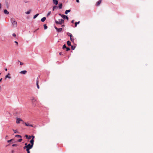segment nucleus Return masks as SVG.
Returning a JSON list of instances; mask_svg holds the SVG:
<instances>
[{
    "label": "nucleus",
    "mask_w": 153,
    "mask_h": 153,
    "mask_svg": "<svg viewBox=\"0 0 153 153\" xmlns=\"http://www.w3.org/2000/svg\"><path fill=\"white\" fill-rule=\"evenodd\" d=\"M11 22L13 25L15 27L17 26V22L15 20V19L13 18L11 19Z\"/></svg>",
    "instance_id": "f257e3e1"
},
{
    "label": "nucleus",
    "mask_w": 153,
    "mask_h": 153,
    "mask_svg": "<svg viewBox=\"0 0 153 153\" xmlns=\"http://www.w3.org/2000/svg\"><path fill=\"white\" fill-rule=\"evenodd\" d=\"M64 20L62 19H59L58 21L57 20H56L55 21L56 23L59 25H62V24L64 23Z\"/></svg>",
    "instance_id": "f03ea898"
},
{
    "label": "nucleus",
    "mask_w": 153,
    "mask_h": 153,
    "mask_svg": "<svg viewBox=\"0 0 153 153\" xmlns=\"http://www.w3.org/2000/svg\"><path fill=\"white\" fill-rule=\"evenodd\" d=\"M67 35L68 36H70V40L72 42H73L74 40V39L73 36H72V35L69 33H67Z\"/></svg>",
    "instance_id": "7ed1b4c3"
},
{
    "label": "nucleus",
    "mask_w": 153,
    "mask_h": 153,
    "mask_svg": "<svg viewBox=\"0 0 153 153\" xmlns=\"http://www.w3.org/2000/svg\"><path fill=\"white\" fill-rule=\"evenodd\" d=\"M33 146H32V145H31L30 144H29L27 146V149H26L30 150L32 148Z\"/></svg>",
    "instance_id": "20e7f679"
},
{
    "label": "nucleus",
    "mask_w": 153,
    "mask_h": 153,
    "mask_svg": "<svg viewBox=\"0 0 153 153\" xmlns=\"http://www.w3.org/2000/svg\"><path fill=\"white\" fill-rule=\"evenodd\" d=\"M20 121H23L22 120V119L20 118H16V123H19Z\"/></svg>",
    "instance_id": "39448f33"
},
{
    "label": "nucleus",
    "mask_w": 153,
    "mask_h": 153,
    "mask_svg": "<svg viewBox=\"0 0 153 153\" xmlns=\"http://www.w3.org/2000/svg\"><path fill=\"white\" fill-rule=\"evenodd\" d=\"M59 15H61L64 19H66L67 20H68V18L66 16H65L64 15H62V16L60 14H59Z\"/></svg>",
    "instance_id": "423d86ee"
},
{
    "label": "nucleus",
    "mask_w": 153,
    "mask_h": 153,
    "mask_svg": "<svg viewBox=\"0 0 153 153\" xmlns=\"http://www.w3.org/2000/svg\"><path fill=\"white\" fill-rule=\"evenodd\" d=\"M38 83H39V79H38V78L37 77V78L36 80V85L37 86V88L39 89V85Z\"/></svg>",
    "instance_id": "0eeeda50"
},
{
    "label": "nucleus",
    "mask_w": 153,
    "mask_h": 153,
    "mask_svg": "<svg viewBox=\"0 0 153 153\" xmlns=\"http://www.w3.org/2000/svg\"><path fill=\"white\" fill-rule=\"evenodd\" d=\"M55 28L58 32H60L62 30V28H58L56 27H55Z\"/></svg>",
    "instance_id": "6e6552de"
},
{
    "label": "nucleus",
    "mask_w": 153,
    "mask_h": 153,
    "mask_svg": "<svg viewBox=\"0 0 153 153\" xmlns=\"http://www.w3.org/2000/svg\"><path fill=\"white\" fill-rule=\"evenodd\" d=\"M27 73V71L26 70L22 71L20 72V73L23 74H25Z\"/></svg>",
    "instance_id": "1a4fd4ad"
},
{
    "label": "nucleus",
    "mask_w": 153,
    "mask_h": 153,
    "mask_svg": "<svg viewBox=\"0 0 153 153\" xmlns=\"http://www.w3.org/2000/svg\"><path fill=\"white\" fill-rule=\"evenodd\" d=\"M102 0H99L97 3L96 4V5L97 6H99L100 4H101V2H102Z\"/></svg>",
    "instance_id": "9d476101"
},
{
    "label": "nucleus",
    "mask_w": 153,
    "mask_h": 153,
    "mask_svg": "<svg viewBox=\"0 0 153 153\" xmlns=\"http://www.w3.org/2000/svg\"><path fill=\"white\" fill-rule=\"evenodd\" d=\"M53 3L56 5H57L58 4V1L57 0H53Z\"/></svg>",
    "instance_id": "9b49d317"
},
{
    "label": "nucleus",
    "mask_w": 153,
    "mask_h": 153,
    "mask_svg": "<svg viewBox=\"0 0 153 153\" xmlns=\"http://www.w3.org/2000/svg\"><path fill=\"white\" fill-rule=\"evenodd\" d=\"M34 140H33V139H31V140L30 141V143H31L30 144L31 145H32V146H33V144H34Z\"/></svg>",
    "instance_id": "f8f14e48"
},
{
    "label": "nucleus",
    "mask_w": 153,
    "mask_h": 153,
    "mask_svg": "<svg viewBox=\"0 0 153 153\" xmlns=\"http://www.w3.org/2000/svg\"><path fill=\"white\" fill-rule=\"evenodd\" d=\"M23 123H25L24 122H23ZM25 125L27 126H30L31 127L33 126L32 125L30 124L29 123H25Z\"/></svg>",
    "instance_id": "ddd939ff"
},
{
    "label": "nucleus",
    "mask_w": 153,
    "mask_h": 153,
    "mask_svg": "<svg viewBox=\"0 0 153 153\" xmlns=\"http://www.w3.org/2000/svg\"><path fill=\"white\" fill-rule=\"evenodd\" d=\"M46 19V18L45 17H44L41 19V21L42 22H44Z\"/></svg>",
    "instance_id": "4468645a"
},
{
    "label": "nucleus",
    "mask_w": 153,
    "mask_h": 153,
    "mask_svg": "<svg viewBox=\"0 0 153 153\" xmlns=\"http://www.w3.org/2000/svg\"><path fill=\"white\" fill-rule=\"evenodd\" d=\"M4 13L5 14H8L9 13V12L7 10H4Z\"/></svg>",
    "instance_id": "2eb2a0df"
},
{
    "label": "nucleus",
    "mask_w": 153,
    "mask_h": 153,
    "mask_svg": "<svg viewBox=\"0 0 153 153\" xmlns=\"http://www.w3.org/2000/svg\"><path fill=\"white\" fill-rule=\"evenodd\" d=\"M70 11H71L70 10H67L65 11V14H67L68 12H70Z\"/></svg>",
    "instance_id": "dca6fc26"
},
{
    "label": "nucleus",
    "mask_w": 153,
    "mask_h": 153,
    "mask_svg": "<svg viewBox=\"0 0 153 153\" xmlns=\"http://www.w3.org/2000/svg\"><path fill=\"white\" fill-rule=\"evenodd\" d=\"M67 45L68 46H71V42L69 41H67Z\"/></svg>",
    "instance_id": "f3484780"
},
{
    "label": "nucleus",
    "mask_w": 153,
    "mask_h": 153,
    "mask_svg": "<svg viewBox=\"0 0 153 153\" xmlns=\"http://www.w3.org/2000/svg\"><path fill=\"white\" fill-rule=\"evenodd\" d=\"M8 75H10V74L9 73H8V75H7L5 76V78H8L9 79H10L11 78V77L10 76H8Z\"/></svg>",
    "instance_id": "a211bd4d"
},
{
    "label": "nucleus",
    "mask_w": 153,
    "mask_h": 153,
    "mask_svg": "<svg viewBox=\"0 0 153 153\" xmlns=\"http://www.w3.org/2000/svg\"><path fill=\"white\" fill-rule=\"evenodd\" d=\"M31 10H28V11L26 12L25 13L27 14H29L30 13V12H31Z\"/></svg>",
    "instance_id": "6ab92c4d"
},
{
    "label": "nucleus",
    "mask_w": 153,
    "mask_h": 153,
    "mask_svg": "<svg viewBox=\"0 0 153 153\" xmlns=\"http://www.w3.org/2000/svg\"><path fill=\"white\" fill-rule=\"evenodd\" d=\"M62 4H60L59 6V9H61L62 7Z\"/></svg>",
    "instance_id": "aec40b11"
},
{
    "label": "nucleus",
    "mask_w": 153,
    "mask_h": 153,
    "mask_svg": "<svg viewBox=\"0 0 153 153\" xmlns=\"http://www.w3.org/2000/svg\"><path fill=\"white\" fill-rule=\"evenodd\" d=\"M44 27L45 30L46 29L48 28V27L46 26V24H45L44 25Z\"/></svg>",
    "instance_id": "412c9836"
},
{
    "label": "nucleus",
    "mask_w": 153,
    "mask_h": 153,
    "mask_svg": "<svg viewBox=\"0 0 153 153\" xmlns=\"http://www.w3.org/2000/svg\"><path fill=\"white\" fill-rule=\"evenodd\" d=\"M80 22L79 21L78 22H75V27H76V26H77V24H79V23Z\"/></svg>",
    "instance_id": "4be33fe9"
},
{
    "label": "nucleus",
    "mask_w": 153,
    "mask_h": 153,
    "mask_svg": "<svg viewBox=\"0 0 153 153\" xmlns=\"http://www.w3.org/2000/svg\"><path fill=\"white\" fill-rule=\"evenodd\" d=\"M39 15V14L38 13L34 16L33 18V19H35Z\"/></svg>",
    "instance_id": "5701e85b"
},
{
    "label": "nucleus",
    "mask_w": 153,
    "mask_h": 153,
    "mask_svg": "<svg viewBox=\"0 0 153 153\" xmlns=\"http://www.w3.org/2000/svg\"><path fill=\"white\" fill-rule=\"evenodd\" d=\"M13 130L14 131V133H19L16 130H15L13 129Z\"/></svg>",
    "instance_id": "b1692460"
},
{
    "label": "nucleus",
    "mask_w": 153,
    "mask_h": 153,
    "mask_svg": "<svg viewBox=\"0 0 153 153\" xmlns=\"http://www.w3.org/2000/svg\"><path fill=\"white\" fill-rule=\"evenodd\" d=\"M15 137H21L22 136L19 135H15Z\"/></svg>",
    "instance_id": "393cba45"
},
{
    "label": "nucleus",
    "mask_w": 153,
    "mask_h": 153,
    "mask_svg": "<svg viewBox=\"0 0 153 153\" xmlns=\"http://www.w3.org/2000/svg\"><path fill=\"white\" fill-rule=\"evenodd\" d=\"M67 48V47H66V46L65 45V44H64V45H63V47L62 48H63V49H65V48Z\"/></svg>",
    "instance_id": "a878e982"
},
{
    "label": "nucleus",
    "mask_w": 153,
    "mask_h": 153,
    "mask_svg": "<svg viewBox=\"0 0 153 153\" xmlns=\"http://www.w3.org/2000/svg\"><path fill=\"white\" fill-rule=\"evenodd\" d=\"M75 48V47H74L73 46H71V49L73 50H74V49Z\"/></svg>",
    "instance_id": "bb28decb"
},
{
    "label": "nucleus",
    "mask_w": 153,
    "mask_h": 153,
    "mask_svg": "<svg viewBox=\"0 0 153 153\" xmlns=\"http://www.w3.org/2000/svg\"><path fill=\"white\" fill-rule=\"evenodd\" d=\"M51 11H49L48 12V13L47 15V16H49L50 14H51Z\"/></svg>",
    "instance_id": "cd10ccee"
},
{
    "label": "nucleus",
    "mask_w": 153,
    "mask_h": 153,
    "mask_svg": "<svg viewBox=\"0 0 153 153\" xmlns=\"http://www.w3.org/2000/svg\"><path fill=\"white\" fill-rule=\"evenodd\" d=\"M17 146V144H14L12 145V146Z\"/></svg>",
    "instance_id": "c85d7f7f"
},
{
    "label": "nucleus",
    "mask_w": 153,
    "mask_h": 153,
    "mask_svg": "<svg viewBox=\"0 0 153 153\" xmlns=\"http://www.w3.org/2000/svg\"><path fill=\"white\" fill-rule=\"evenodd\" d=\"M66 51H69L70 50V48H66Z\"/></svg>",
    "instance_id": "c756f323"
},
{
    "label": "nucleus",
    "mask_w": 153,
    "mask_h": 153,
    "mask_svg": "<svg viewBox=\"0 0 153 153\" xmlns=\"http://www.w3.org/2000/svg\"><path fill=\"white\" fill-rule=\"evenodd\" d=\"M57 7L56 6H54L53 7V10H54Z\"/></svg>",
    "instance_id": "7c9ffc66"
},
{
    "label": "nucleus",
    "mask_w": 153,
    "mask_h": 153,
    "mask_svg": "<svg viewBox=\"0 0 153 153\" xmlns=\"http://www.w3.org/2000/svg\"><path fill=\"white\" fill-rule=\"evenodd\" d=\"M26 150L27 152V153H30V150L26 149Z\"/></svg>",
    "instance_id": "2f4dec72"
},
{
    "label": "nucleus",
    "mask_w": 153,
    "mask_h": 153,
    "mask_svg": "<svg viewBox=\"0 0 153 153\" xmlns=\"http://www.w3.org/2000/svg\"><path fill=\"white\" fill-rule=\"evenodd\" d=\"M13 139H11L10 140H8L7 141V142L8 143H9V142H11V141H12L13 140Z\"/></svg>",
    "instance_id": "473e14b6"
},
{
    "label": "nucleus",
    "mask_w": 153,
    "mask_h": 153,
    "mask_svg": "<svg viewBox=\"0 0 153 153\" xmlns=\"http://www.w3.org/2000/svg\"><path fill=\"white\" fill-rule=\"evenodd\" d=\"M27 149V146H24L23 147V149Z\"/></svg>",
    "instance_id": "72a5a7b5"
},
{
    "label": "nucleus",
    "mask_w": 153,
    "mask_h": 153,
    "mask_svg": "<svg viewBox=\"0 0 153 153\" xmlns=\"http://www.w3.org/2000/svg\"><path fill=\"white\" fill-rule=\"evenodd\" d=\"M18 62H20V65H23V63H22V62H21L19 61H18Z\"/></svg>",
    "instance_id": "f704fd0d"
},
{
    "label": "nucleus",
    "mask_w": 153,
    "mask_h": 153,
    "mask_svg": "<svg viewBox=\"0 0 153 153\" xmlns=\"http://www.w3.org/2000/svg\"><path fill=\"white\" fill-rule=\"evenodd\" d=\"M22 139H19V140H18V141L19 142H21L22 141Z\"/></svg>",
    "instance_id": "c9c22d12"
},
{
    "label": "nucleus",
    "mask_w": 153,
    "mask_h": 153,
    "mask_svg": "<svg viewBox=\"0 0 153 153\" xmlns=\"http://www.w3.org/2000/svg\"><path fill=\"white\" fill-rule=\"evenodd\" d=\"M12 35L14 37H16V34L15 33H13L12 34Z\"/></svg>",
    "instance_id": "e433bc0d"
},
{
    "label": "nucleus",
    "mask_w": 153,
    "mask_h": 153,
    "mask_svg": "<svg viewBox=\"0 0 153 153\" xmlns=\"http://www.w3.org/2000/svg\"><path fill=\"white\" fill-rule=\"evenodd\" d=\"M32 139L34 140V139L35 138V136H32Z\"/></svg>",
    "instance_id": "4c0bfd02"
},
{
    "label": "nucleus",
    "mask_w": 153,
    "mask_h": 153,
    "mask_svg": "<svg viewBox=\"0 0 153 153\" xmlns=\"http://www.w3.org/2000/svg\"><path fill=\"white\" fill-rule=\"evenodd\" d=\"M32 138V136H29L28 137V139H30Z\"/></svg>",
    "instance_id": "58836bf2"
},
{
    "label": "nucleus",
    "mask_w": 153,
    "mask_h": 153,
    "mask_svg": "<svg viewBox=\"0 0 153 153\" xmlns=\"http://www.w3.org/2000/svg\"><path fill=\"white\" fill-rule=\"evenodd\" d=\"M25 136L27 138H28V136L27 135H26Z\"/></svg>",
    "instance_id": "ea45409f"
},
{
    "label": "nucleus",
    "mask_w": 153,
    "mask_h": 153,
    "mask_svg": "<svg viewBox=\"0 0 153 153\" xmlns=\"http://www.w3.org/2000/svg\"><path fill=\"white\" fill-rule=\"evenodd\" d=\"M74 20H72L71 22L72 23H74Z\"/></svg>",
    "instance_id": "a19ab883"
},
{
    "label": "nucleus",
    "mask_w": 153,
    "mask_h": 153,
    "mask_svg": "<svg viewBox=\"0 0 153 153\" xmlns=\"http://www.w3.org/2000/svg\"><path fill=\"white\" fill-rule=\"evenodd\" d=\"M15 43H16L17 44V45H18V43L16 41H15Z\"/></svg>",
    "instance_id": "79ce46f5"
},
{
    "label": "nucleus",
    "mask_w": 153,
    "mask_h": 153,
    "mask_svg": "<svg viewBox=\"0 0 153 153\" xmlns=\"http://www.w3.org/2000/svg\"><path fill=\"white\" fill-rule=\"evenodd\" d=\"M76 2L77 3L79 2V0H76Z\"/></svg>",
    "instance_id": "37998d69"
},
{
    "label": "nucleus",
    "mask_w": 153,
    "mask_h": 153,
    "mask_svg": "<svg viewBox=\"0 0 153 153\" xmlns=\"http://www.w3.org/2000/svg\"><path fill=\"white\" fill-rule=\"evenodd\" d=\"M14 152V150H12V151H11L12 153H13Z\"/></svg>",
    "instance_id": "c03bdc74"
},
{
    "label": "nucleus",
    "mask_w": 153,
    "mask_h": 153,
    "mask_svg": "<svg viewBox=\"0 0 153 153\" xmlns=\"http://www.w3.org/2000/svg\"><path fill=\"white\" fill-rule=\"evenodd\" d=\"M59 55H61L62 54V53L61 52H60L59 53Z\"/></svg>",
    "instance_id": "a18cd8bd"
},
{
    "label": "nucleus",
    "mask_w": 153,
    "mask_h": 153,
    "mask_svg": "<svg viewBox=\"0 0 153 153\" xmlns=\"http://www.w3.org/2000/svg\"><path fill=\"white\" fill-rule=\"evenodd\" d=\"M1 8V4L0 3V9Z\"/></svg>",
    "instance_id": "49530a36"
},
{
    "label": "nucleus",
    "mask_w": 153,
    "mask_h": 153,
    "mask_svg": "<svg viewBox=\"0 0 153 153\" xmlns=\"http://www.w3.org/2000/svg\"><path fill=\"white\" fill-rule=\"evenodd\" d=\"M25 146H27V143H25Z\"/></svg>",
    "instance_id": "de8ad7c7"
},
{
    "label": "nucleus",
    "mask_w": 153,
    "mask_h": 153,
    "mask_svg": "<svg viewBox=\"0 0 153 153\" xmlns=\"http://www.w3.org/2000/svg\"><path fill=\"white\" fill-rule=\"evenodd\" d=\"M2 79V78H1V79H0V82L1 81Z\"/></svg>",
    "instance_id": "09e8293b"
},
{
    "label": "nucleus",
    "mask_w": 153,
    "mask_h": 153,
    "mask_svg": "<svg viewBox=\"0 0 153 153\" xmlns=\"http://www.w3.org/2000/svg\"><path fill=\"white\" fill-rule=\"evenodd\" d=\"M5 70L6 71H7V68H6L5 69Z\"/></svg>",
    "instance_id": "8fccbe9b"
},
{
    "label": "nucleus",
    "mask_w": 153,
    "mask_h": 153,
    "mask_svg": "<svg viewBox=\"0 0 153 153\" xmlns=\"http://www.w3.org/2000/svg\"><path fill=\"white\" fill-rule=\"evenodd\" d=\"M64 26V25H62V27H63Z\"/></svg>",
    "instance_id": "3c124183"
},
{
    "label": "nucleus",
    "mask_w": 153,
    "mask_h": 153,
    "mask_svg": "<svg viewBox=\"0 0 153 153\" xmlns=\"http://www.w3.org/2000/svg\"><path fill=\"white\" fill-rule=\"evenodd\" d=\"M38 1H39L40 0H37Z\"/></svg>",
    "instance_id": "603ef678"
},
{
    "label": "nucleus",
    "mask_w": 153,
    "mask_h": 153,
    "mask_svg": "<svg viewBox=\"0 0 153 153\" xmlns=\"http://www.w3.org/2000/svg\"><path fill=\"white\" fill-rule=\"evenodd\" d=\"M1 73H0V75L1 74Z\"/></svg>",
    "instance_id": "864d4df0"
}]
</instances>
